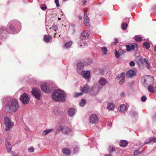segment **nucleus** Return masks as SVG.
<instances>
[{"label":"nucleus","mask_w":156,"mask_h":156,"mask_svg":"<svg viewBox=\"0 0 156 156\" xmlns=\"http://www.w3.org/2000/svg\"><path fill=\"white\" fill-rule=\"evenodd\" d=\"M19 108L18 101L16 99H12L8 102L6 105V109L10 112H15Z\"/></svg>","instance_id":"obj_1"},{"label":"nucleus","mask_w":156,"mask_h":156,"mask_svg":"<svg viewBox=\"0 0 156 156\" xmlns=\"http://www.w3.org/2000/svg\"><path fill=\"white\" fill-rule=\"evenodd\" d=\"M51 97L55 101L64 102L66 101V95L62 91L55 90H54Z\"/></svg>","instance_id":"obj_2"},{"label":"nucleus","mask_w":156,"mask_h":156,"mask_svg":"<svg viewBox=\"0 0 156 156\" xmlns=\"http://www.w3.org/2000/svg\"><path fill=\"white\" fill-rule=\"evenodd\" d=\"M4 123L6 127L5 131H6L12 129L13 126V123L11 122L10 119L6 116L4 119Z\"/></svg>","instance_id":"obj_3"},{"label":"nucleus","mask_w":156,"mask_h":156,"mask_svg":"<svg viewBox=\"0 0 156 156\" xmlns=\"http://www.w3.org/2000/svg\"><path fill=\"white\" fill-rule=\"evenodd\" d=\"M30 99L29 95L24 93L21 95L20 99L23 104L26 105L28 103Z\"/></svg>","instance_id":"obj_4"},{"label":"nucleus","mask_w":156,"mask_h":156,"mask_svg":"<svg viewBox=\"0 0 156 156\" xmlns=\"http://www.w3.org/2000/svg\"><path fill=\"white\" fill-rule=\"evenodd\" d=\"M32 93L34 97L38 100H39L41 98V93L40 90L37 88H33L32 90Z\"/></svg>","instance_id":"obj_5"},{"label":"nucleus","mask_w":156,"mask_h":156,"mask_svg":"<svg viewBox=\"0 0 156 156\" xmlns=\"http://www.w3.org/2000/svg\"><path fill=\"white\" fill-rule=\"evenodd\" d=\"M41 88L43 91L46 94L50 93L51 91V89L50 87L48 84L44 83L42 84L41 85Z\"/></svg>","instance_id":"obj_6"},{"label":"nucleus","mask_w":156,"mask_h":156,"mask_svg":"<svg viewBox=\"0 0 156 156\" xmlns=\"http://www.w3.org/2000/svg\"><path fill=\"white\" fill-rule=\"evenodd\" d=\"M90 122L92 124H95L98 121V119L97 115L95 114L91 115L89 117Z\"/></svg>","instance_id":"obj_7"},{"label":"nucleus","mask_w":156,"mask_h":156,"mask_svg":"<svg viewBox=\"0 0 156 156\" xmlns=\"http://www.w3.org/2000/svg\"><path fill=\"white\" fill-rule=\"evenodd\" d=\"M58 131H62L63 133L65 134L70 133L71 131L70 129L66 126H60L58 128Z\"/></svg>","instance_id":"obj_8"},{"label":"nucleus","mask_w":156,"mask_h":156,"mask_svg":"<svg viewBox=\"0 0 156 156\" xmlns=\"http://www.w3.org/2000/svg\"><path fill=\"white\" fill-rule=\"evenodd\" d=\"M5 146L8 152H11L12 145L10 143V139L8 138L6 139L5 140Z\"/></svg>","instance_id":"obj_9"},{"label":"nucleus","mask_w":156,"mask_h":156,"mask_svg":"<svg viewBox=\"0 0 156 156\" xmlns=\"http://www.w3.org/2000/svg\"><path fill=\"white\" fill-rule=\"evenodd\" d=\"M90 35V32L88 31L83 32L81 34L80 37L82 40H85L88 38Z\"/></svg>","instance_id":"obj_10"},{"label":"nucleus","mask_w":156,"mask_h":156,"mask_svg":"<svg viewBox=\"0 0 156 156\" xmlns=\"http://www.w3.org/2000/svg\"><path fill=\"white\" fill-rule=\"evenodd\" d=\"M83 77L85 79H88L90 78V73L88 71H83L81 73Z\"/></svg>","instance_id":"obj_11"},{"label":"nucleus","mask_w":156,"mask_h":156,"mask_svg":"<svg viewBox=\"0 0 156 156\" xmlns=\"http://www.w3.org/2000/svg\"><path fill=\"white\" fill-rule=\"evenodd\" d=\"M123 51H124L121 49H120L118 51H117L116 49H115V57L117 58H119L120 55L123 54Z\"/></svg>","instance_id":"obj_12"},{"label":"nucleus","mask_w":156,"mask_h":156,"mask_svg":"<svg viewBox=\"0 0 156 156\" xmlns=\"http://www.w3.org/2000/svg\"><path fill=\"white\" fill-rule=\"evenodd\" d=\"M118 109L119 110L122 112H124L127 111L126 106L124 104L121 105L118 107Z\"/></svg>","instance_id":"obj_13"},{"label":"nucleus","mask_w":156,"mask_h":156,"mask_svg":"<svg viewBox=\"0 0 156 156\" xmlns=\"http://www.w3.org/2000/svg\"><path fill=\"white\" fill-rule=\"evenodd\" d=\"M136 75L134 71L133 70H130L126 73V76L129 77H132Z\"/></svg>","instance_id":"obj_14"},{"label":"nucleus","mask_w":156,"mask_h":156,"mask_svg":"<svg viewBox=\"0 0 156 156\" xmlns=\"http://www.w3.org/2000/svg\"><path fill=\"white\" fill-rule=\"evenodd\" d=\"M83 23L87 27L90 26L89 20L87 16H84Z\"/></svg>","instance_id":"obj_15"},{"label":"nucleus","mask_w":156,"mask_h":156,"mask_svg":"<svg viewBox=\"0 0 156 156\" xmlns=\"http://www.w3.org/2000/svg\"><path fill=\"white\" fill-rule=\"evenodd\" d=\"M58 29V27L56 26V25L54 24L51 26V27L50 28V29L51 30L49 32V33L50 34H51L52 33H53V30H54V31H56Z\"/></svg>","instance_id":"obj_16"},{"label":"nucleus","mask_w":156,"mask_h":156,"mask_svg":"<svg viewBox=\"0 0 156 156\" xmlns=\"http://www.w3.org/2000/svg\"><path fill=\"white\" fill-rule=\"evenodd\" d=\"M89 90V87L87 85H85L83 88L81 89L82 92L83 93H87Z\"/></svg>","instance_id":"obj_17"},{"label":"nucleus","mask_w":156,"mask_h":156,"mask_svg":"<svg viewBox=\"0 0 156 156\" xmlns=\"http://www.w3.org/2000/svg\"><path fill=\"white\" fill-rule=\"evenodd\" d=\"M107 82V81L106 79L104 78H101L99 81V84L102 86L105 85Z\"/></svg>","instance_id":"obj_18"},{"label":"nucleus","mask_w":156,"mask_h":156,"mask_svg":"<svg viewBox=\"0 0 156 156\" xmlns=\"http://www.w3.org/2000/svg\"><path fill=\"white\" fill-rule=\"evenodd\" d=\"M63 153L66 155H69L71 154L70 150L68 148H64L62 150Z\"/></svg>","instance_id":"obj_19"},{"label":"nucleus","mask_w":156,"mask_h":156,"mask_svg":"<svg viewBox=\"0 0 156 156\" xmlns=\"http://www.w3.org/2000/svg\"><path fill=\"white\" fill-rule=\"evenodd\" d=\"M75 113V109L73 108L69 109L68 110V113L70 116H73Z\"/></svg>","instance_id":"obj_20"},{"label":"nucleus","mask_w":156,"mask_h":156,"mask_svg":"<svg viewBox=\"0 0 156 156\" xmlns=\"http://www.w3.org/2000/svg\"><path fill=\"white\" fill-rule=\"evenodd\" d=\"M51 39V36L49 35H45L44 36V40L46 42H48L50 41V39Z\"/></svg>","instance_id":"obj_21"},{"label":"nucleus","mask_w":156,"mask_h":156,"mask_svg":"<svg viewBox=\"0 0 156 156\" xmlns=\"http://www.w3.org/2000/svg\"><path fill=\"white\" fill-rule=\"evenodd\" d=\"M135 60L139 65L143 63L142 61L140 56L135 57Z\"/></svg>","instance_id":"obj_22"},{"label":"nucleus","mask_w":156,"mask_h":156,"mask_svg":"<svg viewBox=\"0 0 156 156\" xmlns=\"http://www.w3.org/2000/svg\"><path fill=\"white\" fill-rule=\"evenodd\" d=\"M107 108L109 110H113L115 108V105L112 103H109L107 105Z\"/></svg>","instance_id":"obj_23"},{"label":"nucleus","mask_w":156,"mask_h":156,"mask_svg":"<svg viewBox=\"0 0 156 156\" xmlns=\"http://www.w3.org/2000/svg\"><path fill=\"white\" fill-rule=\"evenodd\" d=\"M128 142L127 141L125 140H121L120 143V145L121 146L124 147H126L128 144Z\"/></svg>","instance_id":"obj_24"},{"label":"nucleus","mask_w":156,"mask_h":156,"mask_svg":"<svg viewBox=\"0 0 156 156\" xmlns=\"http://www.w3.org/2000/svg\"><path fill=\"white\" fill-rule=\"evenodd\" d=\"M148 90L150 92L152 93H154V92H155L154 88V89L153 87L151 85H150L148 86Z\"/></svg>","instance_id":"obj_25"},{"label":"nucleus","mask_w":156,"mask_h":156,"mask_svg":"<svg viewBox=\"0 0 156 156\" xmlns=\"http://www.w3.org/2000/svg\"><path fill=\"white\" fill-rule=\"evenodd\" d=\"M92 62V59L91 58H89L86 60L84 63V65L86 66L87 65H90Z\"/></svg>","instance_id":"obj_26"},{"label":"nucleus","mask_w":156,"mask_h":156,"mask_svg":"<svg viewBox=\"0 0 156 156\" xmlns=\"http://www.w3.org/2000/svg\"><path fill=\"white\" fill-rule=\"evenodd\" d=\"M84 65V63L83 64L82 63H78L77 67L78 69L80 70H82L83 69V65Z\"/></svg>","instance_id":"obj_27"},{"label":"nucleus","mask_w":156,"mask_h":156,"mask_svg":"<svg viewBox=\"0 0 156 156\" xmlns=\"http://www.w3.org/2000/svg\"><path fill=\"white\" fill-rule=\"evenodd\" d=\"M108 150L110 153L111 154H112L113 152L115 151V149L112 146H110L109 147Z\"/></svg>","instance_id":"obj_28"},{"label":"nucleus","mask_w":156,"mask_h":156,"mask_svg":"<svg viewBox=\"0 0 156 156\" xmlns=\"http://www.w3.org/2000/svg\"><path fill=\"white\" fill-rule=\"evenodd\" d=\"M52 131V129H49L48 130H44L42 133V135H45L48 134L50 132H51Z\"/></svg>","instance_id":"obj_29"},{"label":"nucleus","mask_w":156,"mask_h":156,"mask_svg":"<svg viewBox=\"0 0 156 156\" xmlns=\"http://www.w3.org/2000/svg\"><path fill=\"white\" fill-rule=\"evenodd\" d=\"M102 51L103 53L104 54H106L108 52V50L106 47H102L101 48Z\"/></svg>","instance_id":"obj_30"},{"label":"nucleus","mask_w":156,"mask_h":156,"mask_svg":"<svg viewBox=\"0 0 156 156\" xmlns=\"http://www.w3.org/2000/svg\"><path fill=\"white\" fill-rule=\"evenodd\" d=\"M121 27L122 29L126 30L127 27V24L126 23H123L121 25Z\"/></svg>","instance_id":"obj_31"},{"label":"nucleus","mask_w":156,"mask_h":156,"mask_svg":"<svg viewBox=\"0 0 156 156\" xmlns=\"http://www.w3.org/2000/svg\"><path fill=\"white\" fill-rule=\"evenodd\" d=\"M72 44V42L71 41H69L68 42H67L65 44V46L66 48H68Z\"/></svg>","instance_id":"obj_32"},{"label":"nucleus","mask_w":156,"mask_h":156,"mask_svg":"<svg viewBox=\"0 0 156 156\" xmlns=\"http://www.w3.org/2000/svg\"><path fill=\"white\" fill-rule=\"evenodd\" d=\"M86 100L84 99H82L81 101L80 102L79 104L81 106H83L86 104Z\"/></svg>","instance_id":"obj_33"},{"label":"nucleus","mask_w":156,"mask_h":156,"mask_svg":"<svg viewBox=\"0 0 156 156\" xmlns=\"http://www.w3.org/2000/svg\"><path fill=\"white\" fill-rule=\"evenodd\" d=\"M143 44L144 46L145 47V48L147 49H149V48L150 47L149 43L147 42L143 43Z\"/></svg>","instance_id":"obj_34"},{"label":"nucleus","mask_w":156,"mask_h":156,"mask_svg":"<svg viewBox=\"0 0 156 156\" xmlns=\"http://www.w3.org/2000/svg\"><path fill=\"white\" fill-rule=\"evenodd\" d=\"M123 76H125V73H121L119 74L117 76H116V78L118 80L119 79L122 77H123Z\"/></svg>","instance_id":"obj_35"},{"label":"nucleus","mask_w":156,"mask_h":156,"mask_svg":"<svg viewBox=\"0 0 156 156\" xmlns=\"http://www.w3.org/2000/svg\"><path fill=\"white\" fill-rule=\"evenodd\" d=\"M135 40L136 41H140L142 39L141 37L138 36H136L135 37Z\"/></svg>","instance_id":"obj_36"},{"label":"nucleus","mask_w":156,"mask_h":156,"mask_svg":"<svg viewBox=\"0 0 156 156\" xmlns=\"http://www.w3.org/2000/svg\"><path fill=\"white\" fill-rule=\"evenodd\" d=\"M150 139L151 143H156V137L155 138H150Z\"/></svg>","instance_id":"obj_37"},{"label":"nucleus","mask_w":156,"mask_h":156,"mask_svg":"<svg viewBox=\"0 0 156 156\" xmlns=\"http://www.w3.org/2000/svg\"><path fill=\"white\" fill-rule=\"evenodd\" d=\"M147 99V98L146 96L145 95H143L142 97L141 98V100L142 101L144 102L146 101Z\"/></svg>","instance_id":"obj_38"},{"label":"nucleus","mask_w":156,"mask_h":156,"mask_svg":"<svg viewBox=\"0 0 156 156\" xmlns=\"http://www.w3.org/2000/svg\"><path fill=\"white\" fill-rule=\"evenodd\" d=\"M41 8L43 10H45L47 9V7L45 5L43 4L41 6Z\"/></svg>","instance_id":"obj_39"},{"label":"nucleus","mask_w":156,"mask_h":156,"mask_svg":"<svg viewBox=\"0 0 156 156\" xmlns=\"http://www.w3.org/2000/svg\"><path fill=\"white\" fill-rule=\"evenodd\" d=\"M83 95V94L82 93H75V97L77 98L79 96H81Z\"/></svg>","instance_id":"obj_40"},{"label":"nucleus","mask_w":156,"mask_h":156,"mask_svg":"<svg viewBox=\"0 0 156 156\" xmlns=\"http://www.w3.org/2000/svg\"><path fill=\"white\" fill-rule=\"evenodd\" d=\"M28 151L30 152H33L34 151V148L33 147H30L28 149Z\"/></svg>","instance_id":"obj_41"},{"label":"nucleus","mask_w":156,"mask_h":156,"mask_svg":"<svg viewBox=\"0 0 156 156\" xmlns=\"http://www.w3.org/2000/svg\"><path fill=\"white\" fill-rule=\"evenodd\" d=\"M131 47L132 50H134L136 47V44H131Z\"/></svg>","instance_id":"obj_42"},{"label":"nucleus","mask_w":156,"mask_h":156,"mask_svg":"<svg viewBox=\"0 0 156 156\" xmlns=\"http://www.w3.org/2000/svg\"><path fill=\"white\" fill-rule=\"evenodd\" d=\"M124 77L125 76H123V77H122V79L119 81V83L120 84H122L123 83H124L125 82V78H124Z\"/></svg>","instance_id":"obj_43"},{"label":"nucleus","mask_w":156,"mask_h":156,"mask_svg":"<svg viewBox=\"0 0 156 156\" xmlns=\"http://www.w3.org/2000/svg\"><path fill=\"white\" fill-rule=\"evenodd\" d=\"M126 47V50L128 51H130L132 50L131 46L129 45H127Z\"/></svg>","instance_id":"obj_44"},{"label":"nucleus","mask_w":156,"mask_h":156,"mask_svg":"<svg viewBox=\"0 0 156 156\" xmlns=\"http://www.w3.org/2000/svg\"><path fill=\"white\" fill-rule=\"evenodd\" d=\"M55 3L57 7H58L60 6V4L59 3V0H55Z\"/></svg>","instance_id":"obj_45"},{"label":"nucleus","mask_w":156,"mask_h":156,"mask_svg":"<svg viewBox=\"0 0 156 156\" xmlns=\"http://www.w3.org/2000/svg\"><path fill=\"white\" fill-rule=\"evenodd\" d=\"M149 143H150V138L147 139L144 142V144H147Z\"/></svg>","instance_id":"obj_46"},{"label":"nucleus","mask_w":156,"mask_h":156,"mask_svg":"<svg viewBox=\"0 0 156 156\" xmlns=\"http://www.w3.org/2000/svg\"><path fill=\"white\" fill-rule=\"evenodd\" d=\"M118 40L116 39H115V40H114V41L112 43V45H116V44L118 43Z\"/></svg>","instance_id":"obj_47"},{"label":"nucleus","mask_w":156,"mask_h":156,"mask_svg":"<svg viewBox=\"0 0 156 156\" xmlns=\"http://www.w3.org/2000/svg\"><path fill=\"white\" fill-rule=\"evenodd\" d=\"M145 65L146 66V67L148 69H150V65L149 63V62L147 63V64H145Z\"/></svg>","instance_id":"obj_48"},{"label":"nucleus","mask_w":156,"mask_h":156,"mask_svg":"<svg viewBox=\"0 0 156 156\" xmlns=\"http://www.w3.org/2000/svg\"><path fill=\"white\" fill-rule=\"evenodd\" d=\"M9 28L10 29L12 30V31H14V28L13 26L12 25L10 24L9 26Z\"/></svg>","instance_id":"obj_49"},{"label":"nucleus","mask_w":156,"mask_h":156,"mask_svg":"<svg viewBox=\"0 0 156 156\" xmlns=\"http://www.w3.org/2000/svg\"><path fill=\"white\" fill-rule=\"evenodd\" d=\"M135 65V64L134 62L133 61H131L129 62V65L132 66H134Z\"/></svg>","instance_id":"obj_50"},{"label":"nucleus","mask_w":156,"mask_h":156,"mask_svg":"<svg viewBox=\"0 0 156 156\" xmlns=\"http://www.w3.org/2000/svg\"><path fill=\"white\" fill-rule=\"evenodd\" d=\"M85 10L84 11V16H87V12L88 10V9L87 8H85L84 9Z\"/></svg>","instance_id":"obj_51"},{"label":"nucleus","mask_w":156,"mask_h":156,"mask_svg":"<svg viewBox=\"0 0 156 156\" xmlns=\"http://www.w3.org/2000/svg\"><path fill=\"white\" fill-rule=\"evenodd\" d=\"M139 150H136L134 151V153L135 155H137L139 154Z\"/></svg>","instance_id":"obj_52"},{"label":"nucleus","mask_w":156,"mask_h":156,"mask_svg":"<svg viewBox=\"0 0 156 156\" xmlns=\"http://www.w3.org/2000/svg\"><path fill=\"white\" fill-rule=\"evenodd\" d=\"M149 78L150 79V80H151V81L153 83L154 82V79L153 77H151V76H149Z\"/></svg>","instance_id":"obj_53"},{"label":"nucleus","mask_w":156,"mask_h":156,"mask_svg":"<svg viewBox=\"0 0 156 156\" xmlns=\"http://www.w3.org/2000/svg\"><path fill=\"white\" fill-rule=\"evenodd\" d=\"M143 61L145 63V64H147L148 62V60L146 58H144L143 59Z\"/></svg>","instance_id":"obj_54"},{"label":"nucleus","mask_w":156,"mask_h":156,"mask_svg":"<svg viewBox=\"0 0 156 156\" xmlns=\"http://www.w3.org/2000/svg\"><path fill=\"white\" fill-rule=\"evenodd\" d=\"M83 4V5H84L87 2V1L85 0L81 1Z\"/></svg>","instance_id":"obj_55"},{"label":"nucleus","mask_w":156,"mask_h":156,"mask_svg":"<svg viewBox=\"0 0 156 156\" xmlns=\"http://www.w3.org/2000/svg\"><path fill=\"white\" fill-rule=\"evenodd\" d=\"M3 141V139L2 138H0V144H1L2 142Z\"/></svg>","instance_id":"obj_56"},{"label":"nucleus","mask_w":156,"mask_h":156,"mask_svg":"<svg viewBox=\"0 0 156 156\" xmlns=\"http://www.w3.org/2000/svg\"><path fill=\"white\" fill-rule=\"evenodd\" d=\"M120 95L122 97H124V94L123 93H122Z\"/></svg>","instance_id":"obj_57"},{"label":"nucleus","mask_w":156,"mask_h":156,"mask_svg":"<svg viewBox=\"0 0 156 156\" xmlns=\"http://www.w3.org/2000/svg\"><path fill=\"white\" fill-rule=\"evenodd\" d=\"M13 156H19L18 154H16L15 155H14Z\"/></svg>","instance_id":"obj_58"},{"label":"nucleus","mask_w":156,"mask_h":156,"mask_svg":"<svg viewBox=\"0 0 156 156\" xmlns=\"http://www.w3.org/2000/svg\"><path fill=\"white\" fill-rule=\"evenodd\" d=\"M79 19H80V20H82V16H79Z\"/></svg>","instance_id":"obj_59"},{"label":"nucleus","mask_w":156,"mask_h":156,"mask_svg":"<svg viewBox=\"0 0 156 156\" xmlns=\"http://www.w3.org/2000/svg\"><path fill=\"white\" fill-rule=\"evenodd\" d=\"M105 156H112L111 155L109 154H107L105 155Z\"/></svg>","instance_id":"obj_60"},{"label":"nucleus","mask_w":156,"mask_h":156,"mask_svg":"<svg viewBox=\"0 0 156 156\" xmlns=\"http://www.w3.org/2000/svg\"><path fill=\"white\" fill-rule=\"evenodd\" d=\"M84 44L85 45H86L87 44V42H86L85 41L84 43Z\"/></svg>","instance_id":"obj_61"},{"label":"nucleus","mask_w":156,"mask_h":156,"mask_svg":"<svg viewBox=\"0 0 156 156\" xmlns=\"http://www.w3.org/2000/svg\"><path fill=\"white\" fill-rule=\"evenodd\" d=\"M154 51H156V47L154 48Z\"/></svg>","instance_id":"obj_62"},{"label":"nucleus","mask_w":156,"mask_h":156,"mask_svg":"<svg viewBox=\"0 0 156 156\" xmlns=\"http://www.w3.org/2000/svg\"><path fill=\"white\" fill-rule=\"evenodd\" d=\"M155 91H156V86L154 87Z\"/></svg>","instance_id":"obj_63"},{"label":"nucleus","mask_w":156,"mask_h":156,"mask_svg":"<svg viewBox=\"0 0 156 156\" xmlns=\"http://www.w3.org/2000/svg\"><path fill=\"white\" fill-rule=\"evenodd\" d=\"M56 33H54V34L55 35H54V37H55V35H56Z\"/></svg>","instance_id":"obj_64"}]
</instances>
